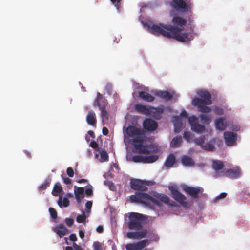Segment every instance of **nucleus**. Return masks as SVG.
Wrapping results in <instances>:
<instances>
[{
    "label": "nucleus",
    "instance_id": "f257e3e1",
    "mask_svg": "<svg viewBox=\"0 0 250 250\" xmlns=\"http://www.w3.org/2000/svg\"><path fill=\"white\" fill-rule=\"evenodd\" d=\"M131 188L137 191L135 195L130 196V200L132 202L140 203L146 206L156 205L160 206L161 203L167 204L171 206H175V203L170 200L169 198L165 194L155 193L153 196L143 193L148 189L146 184L144 181L141 180H133L131 181Z\"/></svg>",
    "mask_w": 250,
    "mask_h": 250
},
{
    "label": "nucleus",
    "instance_id": "f03ea898",
    "mask_svg": "<svg viewBox=\"0 0 250 250\" xmlns=\"http://www.w3.org/2000/svg\"><path fill=\"white\" fill-rule=\"evenodd\" d=\"M148 28L150 32L154 35H162L165 37L174 39L182 42L188 43L194 38L193 30L188 33L182 32L183 30L170 24H149L148 25Z\"/></svg>",
    "mask_w": 250,
    "mask_h": 250
},
{
    "label": "nucleus",
    "instance_id": "7ed1b4c3",
    "mask_svg": "<svg viewBox=\"0 0 250 250\" xmlns=\"http://www.w3.org/2000/svg\"><path fill=\"white\" fill-rule=\"evenodd\" d=\"M200 98L195 97L192 99V104L196 106L198 110L204 113H208L211 109L208 105L212 104L211 95L210 93L206 90H200L198 92Z\"/></svg>",
    "mask_w": 250,
    "mask_h": 250
},
{
    "label": "nucleus",
    "instance_id": "20e7f679",
    "mask_svg": "<svg viewBox=\"0 0 250 250\" xmlns=\"http://www.w3.org/2000/svg\"><path fill=\"white\" fill-rule=\"evenodd\" d=\"M108 104L107 100L101 94L98 92L96 98L93 101V105L94 107H99V109L101 111V116L103 123L104 120L108 121L109 119V113L106 110Z\"/></svg>",
    "mask_w": 250,
    "mask_h": 250
},
{
    "label": "nucleus",
    "instance_id": "39448f33",
    "mask_svg": "<svg viewBox=\"0 0 250 250\" xmlns=\"http://www.w3.org/2000/svg\"><path fill=\"white\" fill-rule=\"evenodd\" d=\"M135 109L139 113L151 115L157 119H160L161 114L164 112V109L162 107H154L141 104H135Z\"/></svg>",
    "mask_w": 250,
    "mask_h": 250
},
{
    "label": "nucleus",
    "instance_id": "423d86ee",
    "mask_svg": "<svg viewBox=\"0 0 250 250\" xmlns=\"http://www.w3.org/2000/svg\"><path fill=\"white\" fill-rule=\"evenodd\" d=\"M129 221L128 223V228L130 229L139 230L143 227V221L145 219V216L140 213L131 212L129 216Z\"/></svg>",
    "mask_w": 250,
    "mask_h": 250
},
{
    "label": "nucleus",
    "instance_id": "0eeeda50",
    "mask_svg": "<svg viewBox=\"0 0 250 250\" xmlns=\"http://www.w3.org/2000/svg\"><path fill=\"white\" fill-rule=\"evenodd\" d=\"M205 137L204 136L195 138L193 139V142L199 146L203 149L208 151H213L214 150L213 143L215 139H212L209 142L205 144Z\"/></svg>",
    "mask_w": 250,
    "mask_h": 250
},
{
    "label": "nucleus",
    "instance_id": "6e6552de",
    "mask_svg": "<svg viewBox=\"0 0 250 250\" xmlns=\"http://www.w3.org/2000/svg\"><path fill=\"white\" fill-rule=\"evenodd\" d=\"M170 6L175 13H183L188 11L189 7L184 0H172Z\"/></svg>",
    "mask_w": 250,
    "mask_h": 250
},
{
    "label": "nucleus",
    "instance_id": "1a4fd4ad",
    "mask_svg": "<svg viewBox=\"0 0 250 250\" xmlns=\"http://www.w3.org/2000/svg\"><path fill=\"white\" fill-rule=\"evenodd\" d=\"M126 133L128 137L133 139H143L144 131L135 126L129 125L126 128Z\"/></svg>",
    "mask_w": 250,
    "mask_h": 250
},
{
    "label": "nucleus",
    "instance_id": "9d476101",
    "mask_svg": "<svg viewBox=\"0 0 250 250\" xmlns=\"http://www.w3.org/2000/svg\"><path fill=\"white\" fill-rule=\"evenodd\" d=\"M170 15L173 16L172 19V22L174 25L173 26L183 30L184 26L187 24V20L181 17L176 16L177 14L173 10H171Z\"/></svg>",
    "mask_w": 250,
    "mask_h": 250
},
{
    "label": "nucleus",
    "instance_id": "9b49d317",
    "mask_svg": "<svg viewBox=\"0 0 250 250\" xmlns=\"http://www.w3.org/2000/svg\"><path fill=\"white\" fill-rule=\"evenodd\" d=\"M188 121L192 131L197 133H202L205 131V127L198 123V119L195 116L189 117Z\"/></svg>",
    "mask_w": 250,
    "mask_h": 250
},
{
    "label": "nucleus",
    "instance_id": "f8f14e48",
    "mask_svg": "<svg viewBox=\"0 0 250 250\" xmlns=\"http://www.w3.org/2000/svg\"><path fill=\"white\" fill-rule=\"evenodd\" d=\"M143 139H132V143L135 148L140 154H149L150 151L143 145Z\"/></svg>",
    "mask_w": 250,
    "mask_h": 250
},
{
    "label": "nucleus",
    "instance_id": "ddd939ff",
    "mask_svg": "<svg viewBox=\"0 0 250 250\" xmlns=\"http://www.w3.org/2000/svg\"><path fill=\"white\" fill-rule=\"evenodd\" d=\"M183 190L194 199L199 198V194L202 193L204 191L203 188L201 187H193L188 186H184Z\"/></svg>",
    "mask_w": 250,
    "mask_h": 250
},
{
    "label": "nucleus",
    "instance_id": "4468645a",
    "mask_svg": "<svg viewBox=\"0 0 250 250\" xmlns=\"http://www.w3.org/2000/svg\"><path fill=\"white\" fill-rule=\"evenodd\" d=\"M148 244V240L145 239L136 243L127 244L125 247L126 250H142Z\"/></svg>",
    "mask_w": 250,
    "mask_h": 250
},
{
    "label": "nucleus",
    "instance_id": "2eb2a0df",
    "mask_svg": "<svg viewBox=\"0 0 250 250\" xmlns=\"http://www.w3.org/2000/svg\"><path fill=\"white\" fill-rule=\"evenodd\" d=\"M171 192L172 197L178 203L181 205H184L186 202V197L180 193L178 189L174 187L169 188Z\"/></svg>",
    "mask_w": 250,
    "mask_h": 250
},
{
    "label": "nucleus",
    "instance_id": "dca6fc26",
    "mask_svg": "<svg viewBox=\"0 0 250 250\" xmlns=\"http://www.w3.org/2000/svg\"><path fill=\"white\" fill-rule=\"evenodd\" d=\"M237 134L232 132L226 131L224 133V137L227 146L234 145L236 142Z\"/></svg>",
    "mask_w": 250,
    "mask_h": 250
},
{
    "label": "nucleus",
    "instance_id": "f3484780",
    "mask_svg": "<svg viewBox=\"0 0 250 250\" xmlns=\"http://www.w3.org/2000/svg\"><path fill=\"white\" fill-rule=\"evenodd\" d=\"M143 126L145 130L152 131L157 128L158 124L155 121L151 119H146L143 122Z\"/></svg>",
    "mask_w": 250,
    "mask_h": 250
},
{
    "label": "nucleus",
    "instance_id": "a211bd4d",
    "mask_svg": "<svg viewBox=\"0 0 250 250\" xmlns=\"http://www.w3.org/2000/svg\"><path fill=\"white\" fill-rule=\"evenodd\" d=\"M153 93L154 95L159 97L167 101L171 100L173 98V94L167 91L156 90L154 91Z\"/></svg>",
    "mask_w": 250,
    "mask_h": 250
},
{
    "label": "nucleus",
    "instance_id": "6ab92c4d",
    "mask_svg": "<svg viewBox=\"0 0 250 250\" xmlns=\"http://www.w3.org/2000/svg\"><path fill=\"white\" fill-rule=\"evenodd\" d=\"M53 231L56 232L60 238L66 235L68 232V229L63 224H58L53 229Z\"/></svg>",
    "mask_w": 250,
    "mask_h": 250
},
{
    "label": "nucleus",
    "instance_id": "aec40b11",
    "mask_svg": "<svg viewBox=\"0 0 250 250\" xmlns=\"http://www.w3.org/2000/svg\"><path fill=\"white\" fill-rule=\"evenodd\" d=\"M74 194L76 199L78 203H81L82 199L84 197V188L83 187H78L74 186Z\"/></svg>",
    "mask_w": 250,
    "mask_h": 250
},
{
    "label": "nucleus",
    "instance_id": "412c9836",
    "mask_svg": "<svg viewBox=\"0 0 250 250\" xmlns=\"http://www.w3.org/2000/svg\"><path fill=\"white\" fill-rule=\"evenodd\" d=\"M86 121L88 124L96 127L97 119L95 113L94 112L89 111L86 117Z\"/></svg>",
    "mask_w": 250,
    "mask_h": 250
},
{
    "label": "nucleus",
    "instance_id": "4be33fe9",
    "mask_svg": "<svg viewBox=\"0 0 250 250\" xmlns=\"http://www.w3.org/2000/svg\"><path fill=\"white\" fill-rule=\"evenodd\" d=\"M215 125L216 129L221 131L226 129L227 126L226 122L224 121V119L223 118L217 119L215 121Z\"/></svg>",
    "mask_w": 250,
    "mask_h": 250
},
{
    "label": "nucleus",
    "instance_id": "5701e85b",
    "mask_svg": "<svg viewBox=\"0 0 250 250\" xmlns=\"http://www.w3.org/2000/svg\"><path fill=\"white\" fill-rule=\"evenodd\" d=\"M225 174L226 176L229 177L230 178H237L240 175V171L239 169H230L227 170Z\"/></svg>",
    "mask_w": 250,
    "mask_h": 250
},
{
    "label": "nucleus",
    "instance_id": "b1692460",
    "mask_svg": "<svg viewBox=\"0 0 250 250\" xmlns=\"http://www.w3.org/2000/svg\"><path fill=\"white\" fill-rule=\"evenodd\" d=\"M139 96L144 101L148 102H153L155 99L154 97L152 95L145 91L139 92Z\"/></svg>",
    "mask_w": 250,
    "mask_h": 250
},
{
    "label": "nucleus",
    "instance_id": "393cba45",
    "mask_svg": "<svg viewBox=\"0 0 250 250\" xmlns=\"http://www.w3.org/2000/svg\"><path fill=\"white\" fill-rule=\"evenodd\" d=\"M173 122L175 127V131L177 132H179L182 128V123L181 122V117L179 116L174 117Z\"/></svg>",
    "mask_w": 250,
    "mask_h": 250
},
{
    "label": "nucleus",
    "instance_id": "a878e982",
    "mask_svg": "<svg viewBox=\"0 0 250 250\" xmlns=\"http://www.w3.org/2000/svg\"><path fill=\"white\" fill-rule=\"evenodd\" d=\"M175 162V157L174 154H170L167 158L164 165L167 167H171Z\"/></svg>",
    "mask_w": 250,
    "mask_h": 250
},
{
    "label": "nucleus",
    "instance_id": "bb28decb",
    "mask_svg": "<svg viewBox=\"0 0 250 250\" xmlns=\"http://www.w3.org/2000/svg\"><path fill=\"white\" fill-rule=\"evenodd\" d=\"M181 162L185 166H192L194 163L191 158L188 156H184L181 158Z\"/></svg>",
    "mask_w": 250,
    "mask_h": 250
},
{
    "label": "nucleus",
    "instance_id": "cd10ccee",
    "mask_svg": "<svg viewBox=\"0 0 250 250\" xmlns=\"http://www.w3.org/2000/svg\"><path fill=\"white\" fill-rule=\"evenodd\" d=\"M182 142V138L180 136H176L173 138L170 143V146L173 148L179 147Z\"/></svg>",
    "mask_w": 250,
    "mask_h": 250
},
{
    "label": "nucleus",
    "instance_id": "c85d7f7f",
    "mask_svg": "<svg viewBox=\"0 0 250 250\" xmlns=\"http://www.w3.org/2000/svg\"><path fill=\"white\" fill-rule=\"evenodd\" d=\"M58 204L60 207H62V206L63 207H67L69 205L70 202L68 198L64 197L62 199V196H60L59 197Z\"/></svg>",
    "mask_w": 250,
    "mask_h": 250
},
{
    "label": "nucleus",
    "instance_id": "c756f323",
    "mask_svg": "<svg viewBox=\"0 0 250 250\" xmlns=\"http://www.w3.org/2000/svg\"><path fill=\"white\" fill-rule=\"evenodd\" d=\"M62 187L61 185H58V183H56L53 188L52 191V194L54 196H58V194L62 191Z\"/></svg>",
    "mask_w": 250,
    "mask_h": 250
},
{
    "label": "nucleus",
    "instance_id": "7c9ffc66",
    "mask_svg": "<svg viewBox=\"0 0 250 250\" xmlns=\"http://www.w3.org/2000/svg\"><path fill=\"white\" fill-rule=\"evenodd\" d=\"M158 159V156L157 155H152L148 156H144V160L145 163H151L155 162Z\"/></svg>",
    "mask_w": 250,
    "mask_h": 250
},
{
    "label": "nucleus",
    "instance_id": "2f4dec72",
    "mask_svg": "<svg viewBox=\"0 0 250 250\" xmlns=\"http://www.w3.org/2000/svg\"><path fill=\"white\" fill-rule=\"evenodd\" d=\"M223 167L224 165L222 161L217 160H214L213 161L212 167L214 170L216 171L221 170L223 169Z\"/></svg>",
    "mask_w": 250,
    "mask_h": 250
},
{
    "label": "nucleus",
    "instance_id": "473e14b6",
    "mask_svg": "<svg viewBox=\"0 0 250 250\" xmlns=\"http://www.w3.org/2000/svg\"><path fill=\"white\" fill-rule=\"evenodd\" d=\"M200 118L201 122L204 124L209 125L211 122L210 118L208 115L201 114L200 115Z\"/></svg>",
    "mask_w": 250,
    "mask_h": 250
},
{
    "label": "nucleus",
    "instance_id": "72a5a7b5",
    "mask_svg": "<svg viewBox=\"0 0 250 250\" xmlns=\"http://www.w3.org/2000/svg\"><path fill=\"white\" fill-rule=\"evenodd\" d=\"M50 183H51V179H50V178L46 179L44 181V183L40 186V187H39L40 190H45L47 188L48 186H49Z\"/></svg>",
    "mask_w": 250,
    "mask_h": 250
},
{
    "label": "nucleus",
    "instance_id": "f704fd0d",
    "mask_svg": "<svg viewBox=\"0 0 250 250\" xmlns=\"http://www.w3.org/2000/svg\"><path fill=\"white\" fill-rule=\"evenodd\" d=\"M147 230L146 229H143L140 231H137V239H141L145 238L147 234Z\"/></svg>",
    "mask_w": 250,
    "mask_h": 250
},
{
    "label": "nucleus",
    "instance_id": "c9c22d12",
    "mask_svg": "<svg viewBox=\"0 0 250 250\" xmlns=\"http://www.w3.org/2000/svg\"><path fill=\"white\" fill-rule=\"evenodd\" d=\"M100 156L103 161H107L108 160V155L104 149L100 151Z\"/></svg>",
    "mask_w": 250,
    "mask_h": 250
},
{
    "label": "nucleus",
    "instance_id": "e433bc0d",
    "mask_svg": "<svg viewBox=\"0 0 250 250\" xmlns=\"http://www.w3.org/2000/svg\"><path fill=\"white\" fill-rule=\"evenodd\" d=\"M86 219V215L83 212V214L78 215L76 218V221L78 223H83L85 224Z\"/></svg>",
    "mask_w": 250,
    "mask_h": 250
},
{
    "label": "nucleus",
    "instance_id": "4c0bfd02",
    "mask_svg": "<svg viewBox=\"0 0 250 250\" xmlns=\"http://www.w3.org/2000/svg\"><path fill=\"white\" fill-rule=\"evenodd\" d=\"M132 161L134 162H143L144 163V156L135 155L132 157Z\"/></svg>",
    "mask_w": 250,
    "mask_h": 250
},
{
    "label": "nucleus",
    "instance_id": "58836bf2",
    "mask_svg": "<svg viewBox=\"0 0 250 250\" xmlns=\"http://www.w3.org/2000/svg\"><path fill=\"white\" fill-rule=\"evenodd\" d=\"M126 236L129 239H137V231L128 232L126 234Z\"/></svg>",
    "mask_w": 250,
    "mask_h": 250
},
{
    "label": "nucleus",
    "instance_id": "ea45409f",
    "mask_svg": "<svg viewBox=\"0 0 250 250\" xmlns=\"http://www.w3.org/2000/svg\"><path fill=\"white\" fill-rule=\"evenodd\" d=\"M214 112L219 115H221L223 114L224 111L222 108L218 106H215L213 109Z\"/></svg>",
    "mask_w": 250,
    "mask_h": 250
},
{
    "label": "nucleus",
    "instance_id": "a19ab883",
    "mask_svg": "<svg viewBox=\"0 0 250 250\" xmlns=\"http://www.w3.org/2000/svg\"><path fill=\"white\" fill-rule=\"evenodd\" d=\"M49 211L50 212L51 217L53 219H56L57 217V213L56 210L53 208H49Z\"/></svg>",
    "mask_w": 250,
    "mask_h": 250
},
{
    "label": "nucleus",
    "instance_id": "79ce46f5",
    "mask_svg": "<svg viewBox=\"0 0 250 250\" xmlns=\"http://www.w3.org/2000/svg\"><path fill=\"white\" fill-rule=\"evenodd\" d=\"M93 247L94 250H102V246L100 242L95 241L93 244Z\"/></svg>",
    "mask_w": 250,
    "mask_h": 250
},
{
    "label": "nucleus",
    "instance_id": "37998d69",
    "mask_svg": "<svg viewBox=\"0 0 250 250\" xmlns=\"http://www.w3.org/2000/svg\"><path fill=\"white\" fill-rule=\"evenodd\" d=\"M90 146L97 151H100V148L98 147V144L95 141H92L90 143Z\"/></svg>",
    "mask_w": 250,
    "mask_h": 250
},
{
    "label": "nucleus",
    "instance_id": "c03bdc74",
    "mask_svg": "<svg viewBox=\"0 0 250 250\" xmlns=\"http://www.w3.org/2000/svg\"><path fill=\"white\" fill-rule=\"evenodd\" d=\"M64 222L68 226L70 227L73 224L74 220L72 218H66L65 219Z\"/></svg>",
    "mask_w": 250,
    "mask_h": 250
},
{
    "label": "nucleus",
    "instance_id": "a18cd8bd",
    "mask_svg": "<svg viewBox=\"0 0 250 250\" xmlns=\"http://www.w3.org/2000/svg\"><path fill=\"white\" fill-rule=\"evenodd\" d=\"M66 172L67 175L70 177H72L74 176V171L71 167H69L67 168Z\"/></svg>",
    "mask_w": 250,
    "mask_h": 250
},
{
    "label": "nucleus",
    "instance_id": "49530a36",
    "mask_svg": "<svg viewBox=\"0 0 250 250\" xmlns=\"http://www.w3.org/2000/svg\"><path fill=\"white\" fill-rule=\"evenodd\" d=\"M90 187H91L90 188H86V190L84 191L86 195L87 196H90L93 194L92 187L91 186Z\"/></svg>",
    "mask_w": 250,
    "mask_h": 250
},
{
    "label": "nucleus",
    "instance_id": "de8ad7c7",
    "mask_svg": "<svg viewBox=\"0 0 250 250\" xmlns=\"http://www.w3.org/2000/svg\"><path fill=\"white\" fill-rule=\"evenodd\" d=\"M73 247L74 248L75 250H83V248L75 242H73Z\"/></svg>",
    "mask_w": 250,
    "mask_h": 250
},
{
    "label": "nucleus",
    "instance_id": "09e8293b",
    "mask_svg": "<svg viewBox=\"0 0 250 250\" xmlns=\"http://www.w3.org/2000/svg\"><path fill=\"white\" fill-rule=\"evenodd\" d=\"M69 240L71 241H73V242H75V241H76L77 240V238L76 234H75L74 233L71 234L69 236Z\"/></svg>",
    "mask_w": 250,
    "mask_h": 250
},
{
    "label": "nucleus",
    "instance_id": "8fccbe9b",
    "mask_svg": "<svg viewBox=\"0 0 250 250\" xmlns=\"http://www.w3.org/2000/svg\"><path fill=\"white\" fill-rule=\"evenodd\" d=\"M92 206V202L90 201H87L85 204V207L88 209H90L91 208Z\"/></svg>",
    "mask_w": 250,
    "mask_h": 250
},
{
    "label": "nucleus",
    "instance_id": "3c124183",
    "mask_svg": "<svg viewBox=\"0 0 250 250\" xmlns=\"http://www.w3.org/2000/svg\"><path fill=\"white\" fill-rule=\"evenodd\" d=\"M108 129L106 127H104L102 129V133L104 135H107L108 134Z\"/></svg>",
    "mask_w": 250,
    "mask_h": 250
},
{
    "label": "nucleus",
    "instance_id": "603ef678",
    "mask_svg": "<svg viewBox=\"0 0 250 250\" xmlns=\"http://www.w3.org/2000/svg\"><path fill=\"white\" fill-rule=\"evenodd\" d=\"M79 235L81 239H83L84 237V231L83 230H79Z\"/></svg>",
    "mask_w": 250,
    "mask_h": 250
},
{
    "label": "nucleus",
    "instance_id": "864d4df0",
    "mask_svg": "<svg viewBox=\"0 0 250 250\" xmlns=\"http://www.w3.org/2000/svg\"><path fill=\"white\" fill-rule=\"evenodd\" d=\"M111 2L115 6H117L122 0H110Z\"/></svg>",
    "mask_w": 250,
    "mask_h": 250
},
{
    "label": "nucleus",
    "instance_id": "5fc2aeb1",
    "mask_svg": "<svg viewBox=\"0 0 250 250\" xmlns=\"http://www.w3.org/2000/svg\"><path fill=\"white\" fill-rule=\"evenodd\" d=\"M63 182L66 184H69L71 183V180L68 177L63 178Z\"/></svg>",
    "mask_w": 250,
    "mask_h": 250
},
{
    "label": "nucleus",
    "instance_id": "6e6d98bb",
    "mask_svg": "<svg viewBox=\"0 0 250 250\" xmlns=\"http://www.w3.org/2000/svg\"><path fill=\"white\" fill-rule=\"evenodd\" d=\"M96 230L98 233H102L103 231V227L101 225H99L97 227Z\"/></svg>",
    "mask_w": 250,
    "mask_h": 250
},
{
    "label": "nucleus",
    "instance_id": "4d7b16f0",
    "mask_svg": "<svg viewBox=\"0 0 250 250\" xmlns=\"http://www.w3.org/2000/svg\"><path fill=\"white\" fill-rule=\"evenodd\" d=\"M184 137L185 139H188L190 137V133L188 132H184Z\"/></svg>",
    "mask_w": 250,
    "mask_h": 250
},
{
    "label": "nucleus",
    "instance_id": "13d9d810",
    "mask_svg": "<svg viewBox=\"0 0 250 250\" xmlns=\"http://www.w3.org/2000/svg\"><path fill=\"white\" fill-rule=\"evenodd\" d=\"M227 194L225 192L221 193L218 196H217V199H220L224 198L226 197Z\"/></svg>",
    "mask_w": 250,
    "mask_h": 250
},
{
    "label": "nucleus",
    "instance_id": "bf43d9fd",
    "mask_svg": "<svg viewBox=\"0 0 250 250\" xmlns=\"http://www.w3.org/2000/svg\"><path fill=\"white\" fill-rule=\"evenodd\" d=\"M109 188L111 190H114L115 189H116V187L115 186V185L112 182H110V184L109 185Z\"/></svg>",
    "mask_w": 250,
    "mask_h": 250
},
{
    "label": "nucleus",
    "instance_id": "052dcab7",
    "mask_svg": "<svg viewBox=\"0 0 250 250\" xmlns=\"http://www.w3.org/2000/svg\"><path fill=\"white\" fill-rule=\"evenodd\" d=\"M79 183H86L87 180L85 179H81L77 181Z\"/></svg>",
    "mask_w": 250,
    "mask_h": 250
},
{
    "label": "nucleus",
    "instance_id": "680f3d73",
    "mask_svg": "<svg viewBox=\"0 0 250 250\" xmlns=\"http://www.w3.org/2000/svg\"><path fill=\"white\" fill-rule=\"evenodd\" d=\"M181 115L183 117H187L188 115L187 112L185 110H184L181 112Z\"/></svg>",
    "mask_w": 250,
    "mask_h": 250
},
{
    "label": "nucleus",
    "instance_id": "e2e57ef3",
    "mask_svg": "<svg viewBox=\"0 0 250 250\" xmlns=\"http://www.w3.org/2000/svg\"><path fill=\"white\" fill-rule=\"evenodd\" d=\"M88 134L93 138L95 137L94 133L92 130H89L88 131Z\"/></svg>",
    "mask_w": 250,
    "mask_h": 250
},
{
    "label": "nucleus",
    "instance_id": "0e129e2a",
    "mask_svg": "<svg viewBox=\"0 0 250 250\" xmlns=\"http://www.w3.org/2000/svg\"><path fill=\"white\" fill-rule=\"evenodd\" d=\"M65 250H73V249L72 247L71 246H67L66 248H65Z\"/></svg>",
    "mask_w": 250,
    "mask_h": 250
},
{
    "label": "nucleus",
    "instance_id": "69168bd1",
    "mask_svg": "<svg viewBox=\"0 0 250 250\" xmlns=\"http://www.w3.org/2000/svg\"><path fill=\"white\" fill-rule=\"evenodd\" d=\"M67 196L69 197H73V195L71 193H67Z\"/></svg>",
    "mask_w": 250,
    "mask_h": 250
}]
</instances>
